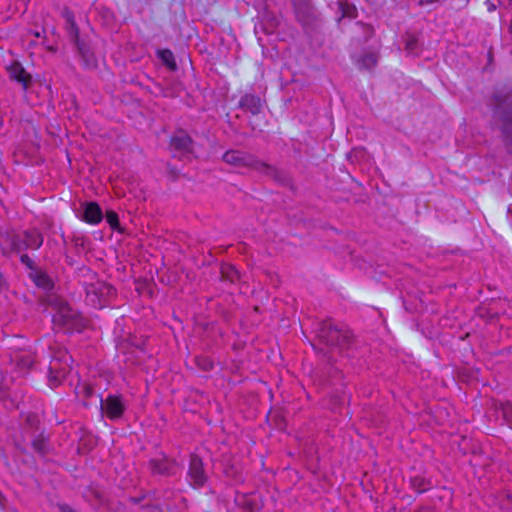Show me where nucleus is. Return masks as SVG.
<instances>
[{"label":"nucleus","mask_w":512,"mask_h":512,"mask_svg":"<svg viewBox=\"0 0 512 512\" xmlns=\"http://www.w3.org/2000/svg\"><path fill=\"white\" fill-rule=\"evenodd\" d=\"M415 512H436L435 510H433L432 508H428V507H422L420 509H418L417 511Z\"/></svg>","instance_id":"obj_34"},{"label":"nucleus","mask_w":512,"mask_h":512,"mask_svg":"<svg viewBox=\"0 0 512 512\" xmlns=\"http://www.w3.org/2000/svg\"><path fill=\"white\" fill-rule=\"evenodd\" d=\"M248 506H249V510H251V511H252V510H253V505H252V503H248Z\"/></svg>","instance_id":"obj_40"},{"label":"nucleus","mask_w":512,"mask_h":512,"mask_svg":"<svg viewBox=\"0 0 512 512\" xmlns=\"http://www.w3.org/2000/svg\"><path fill=\"white\" fill-rule=\"evenodd\" d=\"M75 395L84 406H87V400L94 395L92 385L87 382H78L75 387Z\"/></svg>","instance_id":"obj_16"},{"label":"nucleus","mask_w":512,"mask_h":512,"mask_svg":"<svg viewBox=\"0 0 512 512\" xmlns=\"http://www.w3.org/2000/svg\"><path fill=\"white\" fill-rule=\"evenodd\" d=\"M224 472L227 477H231L236 481L242 480L241 473L233 465L227 466Z\"/></svg>","instance_id":"obj_28"},{"label":"nucleus","mask_w":512,"mask_h":512,"mask_svg":"<svg viewBox=\"0 0 512 512\" xmlns=\"http://www.w3.org/2000/svg\"><path fill=\"white\" fill-rule=\"evenodd\" d=\"M188 480L191 487L197 489L203 487L208 481V475L204 469L201 457L191 454L188 469Z\"/></svg>","instance_id":"obj_9"},{"label":"nucleus","mask_w":512,"mask_h":512,"mask_svg":"<svg viewBox=\"0 0 512 512\" xmlns=\"http://www.w3.org/2000/svg\"><path fill=\"white\" fill-rule=\"evenodd\" d=\"M59 509L61 512H76L72 509L71 506L67 505V504H61L59 505Z\"/></svg>","instance_id":"obj_32"},{"label":"nucleus","mask_w":512,"mask_h":512,"mask_svg":"<svg viewBox=\"0 0 512 512\" xmlns=\"http://www.w3.org/2000/svg\"><path fill=\"white\" fill-rule=\"evenodd\" d=\"M240 274L237 269L230 264H223L221 266V279L234 283L239 280Z\"/></svg>","instance_id":"obj_20"},{"label":"nucleus","mask_w":512,"mask_h":512,"mask_svg":"<svg viewBox=\"0 0 512 512\" xmlns=\"http://www.w3.org/2000/svg\"><path fill=\"white\" fill-rule=\"evenodd\" d=\"M501 411L506 421L512 425V405L510 403L502 404Z\"/></svg>","instance_id":"obj_29"},{"label":"nucleus","mask_w":512,"mask_h":512,"mask_svg":"<svg viewBox=\"0 0 512 512\" xmlns=\"http://www.w3.org/2000/svg\"><path fill=\"white\" fill-rule=\"evenodd\" d=\"M239 108L252 115H258L263 109V102L259 96L247 93L240 98Z\"/></svg>","instance_id":"obj_13"},{"label":"nucleus","mask_w":512,"mask_h":512,"mask_svg":"<svg viewBox=\"0 0 512 512\" xmlns=\"http://www.w3.org/2000/svg\"><path fill=\"white\" fill-rule=\"evenodd\" d=\"M32 447L34 451L41 456L48 454V438L44 436L43 432H41L32 440Z\"/></svg>","instance_id":"obj_18"},{"label":"nucleus","mask_w":512,"mask_h":512,"mask_svg":"<svg viewBox=\"0 0 512 512\" xmlns=\"http://www.w3.org/2000/svg\"><path fill=\"white\" fill-rule=\"evenodd\" d=\"M91 493L93 494V496L100 502L102 503L104 501V496L102 494V492L100 490H97V489H91Z\"/></svg>","instance_id":"obj_31"},{"label":"nucleus","mask_w":512,"mask_h":512,"mask_svg":"<svg viewBox=\"0 0 512 512\" xmlns=\"http://www.w3.org/2000/svg\"><path fill=\"white\" fill-rule=\"evenodd\" d=\"M170 148L181 153H190L193 140L184 130H178L170 139Z\"/></svg>","instance_id":"obj_11"},{"label":"nucleus","mask_w":512,"mask_h":512,"mask_svg":"<svg viewBox=\"0 0 512 512\" xmlns=\"http://www.w3.org/2000/svg\"><path fill=\"white\" fill-rule=\"evenodd\" d=\"M222 159L229 165L238 168H250L272 178L281 184L289 183V178L286 173L260 160L257 156L251 153L240 150H228L223 154Z\"/></svg>","instance_id":"obj_1"},{"label":"nucleus","mask_w":512,"mask_h":512,"mask_svg":"<svg viewBox=\"0 0 512 512\" xmlns=\"http://www.w3.org/2000/svg\"><path fill=\"white\" fill-rule=\"evenodd\" d=\"M48 50L49 51H52V52H55L57 49L53 46H48Z\"/></svg>","instance_id":"obj_37"},{"label":"nucleus","mask_w":512,"mask_h":512,"mask_svg":"<svg viewBox=\"0 0 512 512\" xmlns=\"http://www.w3.org/2000/svg\"><path fill=\"white\" fill-rule=\"evenodd\" d=\"M20 261L23 265H25L31 271V273L33 271H36L37 266H36L35 262L29 257V255L22 254L20 256Z\"/></svg>","instance_id":"obj_27"},{"label":"nucleus","mask_w":512,"mask_h":512,"mask_svg":"<svg viewBox=\"0 0 512 512\" xmlns=\"http://www.w3.org/2000/svg\"><path fill=\"white\" fill-rule=\"evenodd\" d=\"M43 244V236L37 229H29L22 234L6 233L0 244L3 255L19 253L27 249H39Z\"/></svg>","instance_id":"obj_4"},{"label":"nucleus","mask_w":512,"mask_h":512,"mask_svg":"<svg viewBox=\"0 0 512 512\" xmlns=\"http://www.w3.org/2000/svg\"><path fill=\"white\" fill-rule=\"evenodd\" d=\"M82 219L89 224H98L103 219L102 209L96 202H88L85 205Z\"/></svg>","instance_id":"obj_15"},{"label":"nucleus","mask_w":512,"mask_h":512,"mask_svg":"<svg viewBox=\"0 0 512 512\" xmlns=\"http://www.w3.org/2000/svg\"><path fill=\"white\" fill-rule=\"evenodd\" d=\"M100 398V409L110 419H120L125 412V405L121 396L108 395L106 399Z\"/></svg>","instance_id":"obj_10"},{"label":"nucleus","mask_w":512,"mask_h":512,"mask_svg":"<svg viewBox=\"0 0 512 512\" xmlns=\"http://www.w3.org/2000/svg\"><path fill=\"white\" fill-rule=\"evenodd\" d=\"M158 57L161 59L163 64L171 71L177 70V64L174 58V54L169 49L159 50L157 52Z\"/></svg>","instance_id":"obj_19"},{"label":"nucleus","mask_w":512,"mask_h":512,"mask_svg":"<svg viewBox=\"0 0 512 512\" xmlns=\"http://www.w3.org/2000/svg\"><path fill=\"white\" fill-rule=\"evenodd\" d=\"M30 277L33 279L34 283L43 289H51L53 287V282L50 277L40 269H36L30 273Z\"/></svg>","instance_id":"obj_17"},{"label":"nucleus","mask_w":512,"mask_h":512,"mask_svg":"<svg viewBox=\"0 0 512 512\" xmlns=\"http://www.w3.org/2000/svg\"><path fill=\"white\" fill-rule=\"evenodd\" d=\"M86 299L95 308H103L109 304L116 295L115 288L100 280L85 285Z\"/></svg>","instance_id":"obj_8"},{"label":"nucleus","mask_w":512,"mask_h":512,"mask_svg":"<svg viewBox=\"0 0 512 512\" xmlns=\"http://www.w3.org/2000/svg\"><path fill=\"white\" fill-rule=\"evenodd\" d=\"M196 363L198 367L204 371H209L213 368V361L205 356L197 357Z\"/></svg>","instance_id":"obj_26"},{"label":"nucleus","mask_w":512,"mask_h":512,"mask_svg":"<svg viewBox=\"0 0 512 512\" xmlns=\"http://www.w3.org/2000/svg\"><path fill=\"white\" fill-rule=\"evenodd\" d=\"M339 8L342 17L355 18L357 16V9L353 4L347 2H339Z\"/></svg>","instance_id":"obj_23"},{"label":"nucleus","mask_w":512,"mask_h":512,"mask_svg":"<svg viewBox=\"0 0 512 512\" xmlns=\"http://www.w3.org/2000/svg\"><path fill=\"white\" fill-rule=\"evenodd\" d=\"M131 501H132L133 503H138V502L140 501V499H138V498H131Z\"/></svg>","instance_id":"obj_38"},{"label":"nucleus","mask_w":512,"mask_h":512,"mask_svg":"<svg viewBox=\"0 0 512 512\" xmlns=\"http://www.w3.org/2000/svg\"><path fill=\"white\" fill-rule=\"evenodd\" d=\"M33 34H34V36H35V37H37V38L41 37L40 32H34Z\"/></svg>","instance_id":"obj_39"},{"label":"nucleus","mask_w":512,"mask_h":512,"mask_svg":"<svg viewBox=\"0 0 512 512\" xmlns=\"http://www.w3.org/2000/svg\"><path fill=\"white\" fill-rule=\"evenodd\" d=\"M336 400L338 401V403L340 405H342L344 403V401H345V399L343 397H336Z\"/></svg>","instance_id":"obj_36"},{"label":"nucleus","mask_w":512,"mask_h":512,"mask_svg":"<svg viewBox=\"0 0 512 512\" xmlns=\"http://www.w3.org/2000/svg\"><path fill=\"white\" fill-rule=\"evenodd\" d=\"M72 357L65 350L53 353L49 364L48 382L51 388L59 386L71 370Z\"/></svg>","instance_id":"obj_7"},{"label":"nucleus","mask_w":512,"mask_h":512,"mask_svg":"<svg viewBox=\"0 0 512 512\" xmlns=\"http://www.w3.org/2000/svg\"><path fill=\"white\" fill-rule=\"evenodd\" d=\"M378 55L374 52L366 53L360 59L361 65L366 69H371L377 65Z\"/></svg>","instance_id":"obj_22"},{"label":"nucleus","mask_w":512,"mask_h":512,"mask_svg":"<svg viewBox=\"0 0 512 512\" xmlns=\"http://www.w3.org/2000/svg\"><path fill=\"white\" fill-rule=\"evenodd\" d=\"M411 487L418 493H423L431 488V481L423 476L410 478Z\"/></svg>","instance_id":"obj_21"},{"label":"nucleus","mask_w":512,"mask_h":512,"mask_svg":"<svg viewBox=\"0 0 512 512\" xmlns=\"http://www.w3.org/2000/svg\"><path fill=\"white\" fill-rule=\"evenodd\" d=\"M296 20L305 33L315 32L320 24V17L311 0H293Z\"/></svg>","instance_id":"obj_6"},{"label":"nucleus","mask_w":512,"mask_h":512,"mask_svg":"<svg viewBox=\"0 0 512 512\" xmlns=\"http://www.w3.org/2000/svg\"><path fill=\"white\" fill-rule=\"evenodd\" d=\"M20 363H21V364H23V365H30V364H31V361H30L29 359H22V360L20 361Z\"/></svg>","instance_id":"obj_35"},{"label":"nucleus","mask_w":512,"mask_h":512,"mask_svg":"<svg viewBox=\"0 0 512 512\" xmlns=\"http://www.w3.org/2000/svg\"><path fill=\"white\" fill-rule=\"evenodd\" d=\"M106 221L113 230H117L119 232L122 231L120 228L118 214L115 211L108 210L106 212Z\"/></svg>","instance_id":"obj_25"},{"label":"nucleus","mask_w":512,"mask_h":512,"mask_svg":"<svg viewBox=\"0 0 512 512\" xmlns=\"http://www.w3.org/2000/svg\"><path fill=\"white\" fill-rule=\"evenodd\" d=\"M5 500H6L5 496L0 492V510L4 509Z\"/></svg>","instance_id":"obj_33"},{"label":"nucleus","mask_w":512,"mask_h":512,"mask_svg":"<svg viewBox=\"0 0 512 512\" xmlns=\"http://www.w3.org/2000/svg\"><path fill=\"white\" fill-rule=\"evenodd\" d=\"M419 47V40L412 34H406L405 49L408 53H414Z\"/></svg>","instance_id":"obj_24"},{"label":"nucleus","mask_w":512,"mask_h":512,"mask_svg":"<svg viewBox=\"0 0 512 512\" xmlns=\"http://www.w3.org/2000/svg\"><path fill=\"white\" fill-rule=\"evenodd\" d=\"M176 462L170 460L167 457L160 459H151L149 461V468L153 474H159L164 476H171L175 472Z\"/></svg>","instance_id":"obj_12"},{"label":"nucleus","mask_w":512,"mask_h":512,"mask_svg":"<svg viewBox=\"0 0 512 512\" xmlns=\"http://www.w3.org/2000/svg\"><path fill=\"white\" fill-rule=\"evenodd\" d=\"M26 424L31 428H38L39 419L35 414H28L25 419Z\"/></svg>","instance_id":"obj_30"},{"label":"nucleus","mask_w":512,"mask_h":512,"mask_svg":"<svg viewBox=\"0 0 512 512\" xmlns=\"http://www.w3.org/2000/svg\"><path fill=\"white\" fill-rule=\"evenodd\" d=\"M318 339L320 343L327 347L338 350L340 353L349 349L353 337L349 330L339 329L334 326L330 320H324L318 330Z\"/></svg>","instance_id":"obj_5"},{"label":"nucleus","mask_w":512,"mask_h":512,"mask_svg":"<svg viewBox=\"0 0 512 512\" xmlns=\"http://www.w3.org/2000/svg\"><path fill=\"white\" fill-rule=\"evenodd\" d=\"M11 79L19 82L24 90H27L31 84L32 77L23 68L20 62L14 61L8 68Z\"/></svg>","instance_id":"obj_14"},{"label":"nucleus","mask_w":512,"mask_h":512,"mask_svg":"<svg viewBox=\"0 0 512 512\" xmlns=\"http://www.w3.org/2000/svg\"><path fill=\"white\" fill-rule=\"evenodd\" d=\"M49 304L56 310L53 316V323L56 326L69 333L82 332L87 327L88 321L64 300L53 296L50 297Z\"/></svg>","instance_id":"obj_2"},{"label":"nucleus","mask_w":512,"mask_h":512,"mask_svg":"<svg viewBox=\"0 0 512 512\" xmlns=\"http://www.w3.org/2000/svg\"><path fill=\"white\" fill-rule=\"evenodd\" d=\"M62 16L65 19V27L70 40L74 43L85 67L96 68L97 58L91 48L90 41L85 37L80 36L79 28L75 22L74 13L69 8L65 7L62 11Z\"/></svg>","instance_id":"obj_3"}]
</instances>
